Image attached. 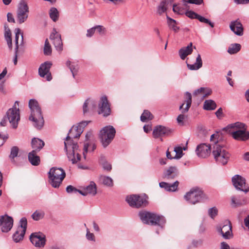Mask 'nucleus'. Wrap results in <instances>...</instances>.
I'll list each match as a JSON object with an SVG mask.
<instances>
[{
	"instance_id": "1",
	"label": "nucleus",
	"mask_w": 249,
	"mask_h": 249,
	"mask_svg": "<svg viewBox=\"0 0 249 249\" xmlns=\"http://www.w3.org/2000/svg\"><path fill=\"white\" fill-rule=\"evenodd\" d=\"M90 121H82L79 123L77 126H73L69 130V133L66 138L64 142L65 149L67 151V157L72 163L75 164L80 160L81 156L77 143H74L71 138H78L83 132L84 128Z\"/></svg>"
},
{
	"instance_id": "2",
	"label": "nucleus",
	"mask_w": 249,
	"mask_h": 249,
	"mask_svg": "<svg viewBox=\"0 0 249 249\" xmlns=\"http://www.w3.org/2000/svg\"><path fill=\"white\" fill-rule=\"evenodd\" d=\"M223 130L237 141H245L249 139V133L246 131L245 124L240 122L231 124L224 127Z\"/></svg>"
},
{
	"instance_id": "3",
	"label": "nucleus",
	"mask_w": 249,
	"mask_h": 249,
	"mask_svg": "<svg viewBox=\"0 0 249 249\" xmlns=\"http://www.w3.org/2000/svg\"><path fill=\"white\" fill-rule=\"evenodd\" d=\"M29 107L31 110L29 120L34 123L33 125L36 129H40L44 125V121L37 101L35 99H30Z\"/></svg>"
},
{
	"instance_id": "4",
	"label": "nucleus",
	"mask_w": 249,
	"mask_h": 249,
	"mask_svg": "<svg viewBox=\"0 0 249 249\" xmlns=\"http://www.w3.org/2000/svg\"><path fill=\"white\" fill-rule=\"evenodd\" d=\"M141 221L144 224L152 226H158L162 229L166 223L165 217L154 213L142 211L139 213Z\"/></svg>"
},
{
	"instance_id": "5",
	"label": "nucleus",
	"mask_w": 249,
	"mask_h": 249,
	"mask_svg": "<svg viewBox=\"0 0 249 249\" xmlns=\"http://www.w3.org/2000/svg\"><path fill=\"white\" fill-rule=\"evenodd\" d=\"M213 155L215 161L223 165H226L230 159V154L225 149L223 145L217 141L213 146Z\"/></svg>"
},
{
	"instance_id": "6",
	"label": "nucleus",
	"mask_w": 249,
	"mask_h": 249,
	"mask_svg": "<svg viewBox=\"0 0 249 249\" xmlns=\"http://www.w3.org/2000/svg\"><path fill=\"white\" fill-rule=\"evenodd\" d=\"M65 176L66 173L63 169L52 167L48 173L49 183L53 188H58Z\"/></svg>"
},
{
	"instance_id": "7",
	"label": "nucleus",
	"mask_w": 249,
	"mask_h": 249,
	"mask_svg": "<svg viewBox=\"0 0 249 249\" xmlns=\"http://www.w3.org/2000/svg\"><path fill=\"white\" fill-rule=\"evenodd\" d=\"M115 133V129L111 125L105 126L100 130L99 138L104 147H106L110 144Z\"/></svg>"
},
{
	"instance_id": "8",
	"label": "nucleus",
	"mask_w": 249,
	"mask_h": 249,
	"mask_svg": "<svg viewBox=\"0 0 249 249\" xmlns=\"http://www.w3.org/2000/svg\"><path fill=\"white\" fill-rule=\"evenodd\" d=\"M147 197L145 195H132L126 197V201L133 208H139L145 207L148 203Z\"/></svg>"
},
{
	"instance_id": "9",
	"label": "nucleus",
	"mask_w": 249,
	"mask_h": 249,
	"mask_svg": "<svg viewBox=\"0 0 249 249\" xmlns=\"http://www.w3.org/2000/svg\"><path fill=\"white\" fill-rule=\"evenodd\" d=\"M29 7L25 0H21L18 4L17 10V20L19 24L25 22L28 18Z\"/></svg>"
},
{
	"instance_id": "10",
	"label": "nucleus",
	"mask_w": 249,
	"mask_h": 249,
	"mask_svg": "<svg viewBox=\"0 0 249 249\" xmlns=\"http://www.w3.org/2000/svg\"><path fill=\"white\" fill-rule=\"evenodd\" d=\"M17 106H18V101H16L13 107L8 110L6 116L14 128H16L18 127V122L20 120L19 108L17 107Z\"/></svg>"
},
{
	"instance_id": "11",
	"label": "nucleus",
	"mask_w": 249,
	"mask_h": 249,
	"mask_svg": "<svg viewBox=\"0 0 249 249\" xmlns=\"http://www.w3.org/2000/svg\"><path fill=\"white\" fill-rule=\"evenodd\" d=\"M204 197L203 192L198 188L191 189L184 196L185 199L189 203L195 204L200 202Z\"/></svg>"
},
{
	"instance_id": "12",
	"label": "nucleus",
	"mask_w": 249,
	"mask_h": 249,
	"mask_svg": "<svg viewBox=\"0 0 249 249\" xmlns=\"http://www.w3.org/2000/svg\"><path fill=\"white\" fill-rule=\"evenodd\" d=\"M232 182L236 189L245 193L249 191V187L246 184V179L242 176L239 175H234L232 178Z\"/></svg>"
},
{
	"instance_id": "13",
	"label": "nucleus",
	"mask_w": 249,
	"mask_h": 249,
	"mask_svg": "<svg viewBox=\"0 0 249 249\" xmlns=\"http://www.w3.org/2000/svg\"><path fill=\"white\" fill-rule=\"evenodd\" d=\"M52 63L51 61H46L41 64L38 69V74L40 77L44 78L48 81L52 79L51 73L50 71Z\"/></svg>"
},
{
	"instance_id": "14",
	"label": "nucleus",
	"mask_w": 249,
	"mask_h": 249,
	"mask_svg": "<svg viewBox=\"0 0 249 249\" xmlns=\"http://www.w3.org/2000/svg\"><path fill=\"white\" fill-rule=\"evenodd\" d=\"M98 107V113L99 114H102L104 117L110 115L111 109L107 96H104L101 97Z\"/></svg>"
},
{
	"instance_id": "15",
	"label": "nucleus",
	"mask_w": 249,
	"mask_h": 249,
	"mask_svg": "<svg viewBox=\"0 0 249 249\" xmlns=\"http://www.w3.org/2000/svg\"><path fill=\"white\" fill-rule=\"evenodd\" d=\"M13 226V219L7 215L0 216V227L2 232H8Z\"/></svg>"
},
{
	"instance_id": "16",
	"label": "nucleus",
	"mask_w": 249,
	"mask_h": 249,
	"mask_svg": "<svg viewBox=\"0 0 249 249\" xmlns=\"http://www.w3.org/2000/svg\"><path fill=\"white\" fill-rule=\"evenodd\" d=\"M217 230L225 239H229L233 236L231 224L229 220L226 221L222 227H217Z\"/></svg>"
},
{
	"instance_id": "17",
	"label": "nucleus",
	"mask_w": 249,
	"mask_h": 249,
	"mask_svg": "<svg viewBox=\"0 0 249 249\" xmlns=\"http://www.w3.org/2000/svg\"><path fill=\"white\" fill-rule=\"evenodd\" d=\"M31 242L36 247H43L46 243L45 236L41 232H34L30 237Z\"/></svg>"
},
{
	"instance_id": "18",
	"label": "nucleus",
	"mask_w": 249,
	"mask_h": 249,
	"mask_svg": "<svg viewBox=\"0 0 249 249\" xmlns=\"http://www.w3.org/2000/svg\"><path fill=\"white\" fill-rule=\"evenodd\" d=\"M50 39L53 40V43L56 50L61 52L63 50L61 36L55 28L53 29V32L50 35Z\"/></svg>"
},
{
	"instance_id": "19",
	"label": "nucleus",
	"mask_w": 249,
	"mask_h": 249,
	"mask_svg": "<svg viewBox=\"0 0 249 249\" xmlns=\"http://www.w3.org/2000/svg\"><path fill=\"white\" fill-rule=\"evenodd\" d=\"M196 152L198 157L206 158L211 153V146L205 143L200 144L197 146Z\"/></svg>"
},
{
	"instance_id": "20",
	"label": "nucleus",
	"mask_w": 249,
	"mask_h": 249,
	"mask_svg": "<svg viewBox=\"0 0 249 249\" xmlns=\"http://www.w3.org/2000/svg\"><path fill=\"white\" fill-rule=\"evenodd\" d=\"M171 133V130L168 127L162 125L156 126L153 131V136L155 138H158L164 136H168Z\"/></svg>"
},
{
	"instance_id": "21",
	"label": "nucleus",
	"mask_w": 249,
	"mask_h": 249,
	"mask_svg": "<svg viewBox=\"0 0 249 249\" xmlns=\"http://www.w3.org/2000/svg\"><path fill=\"white\" fill-rule=\"evenodd\" d=\"M79 193L83 196H86L90 195L94 196L97 194V187L95 183L93 181H90L89 184L83 188L82 190L79 191Z\"/></svg>"
},
{
	"instance_id": "22",
	"label": "nucleus",
	"mask_w": 249,
	"mask_h": 249,
	"mask_svg": "<svg viewBox=\"0 0 249 249\" xmlns=\"http://www.w3.org/2000/svg\"><path fill=\"white\" fill-rule=\"evenodd\" d=\"M231 30L236 35L242 36L243 35V27L238 20L232 21L230 25Z\"/></svg>"
},
{
	"instance_id": "23",
	"label": "nucleus",
	"mask_w": 249,
	"mask_h": 249,
	"mask_svg": "<svg viewBox=\"0 0 249 249\" xmlns=\"http://www.w3.org/2000/svg\"><path fill=\"white\" fill-rule=\"evenodd\" d=\"M179 171L176 166H171L165 170L163 173L164 178L167 179H173L178 176Z\"/></svg>"
},
{
	"instance_id": "24",
	"label": "nucleus",
	"mask_w": 249,
	"mask_h": 249,
	"mask_svg": "<svg viewBox=\"0 0 249 249\" xmlns=\"http://www.w3.org/2000/svg\"><path fill=\"white\" fill-rule=\"evenodd\" d=\"M179 182L176 181L173 183H169L165 182H161L159 183L160 188H164L165 190L169 192H175L178 190Z\"/></svg>"
},
{
	"instance_id": "25",
	"label": "nucleus",
	"mask_w": 249,
	"mask_h": 249,
	"mask_svg": "<svg viewBox=\"0 0 249 249\" xmlns=\"http://www.w3.org/2000/svg\"><path fill=\"white\" fill-rule=\"evenodd\" d=\"M37 152L36 150H32L28 154V160L34 166L39 165L40 162V157L37 155Z\"/></svg>"
},
{
	"instance_id": "26",
	"label": "nucleus",
	"mask_w": 249,
	"mask_h": 249,
	"mask_svg": "<svg viewBox=\"0 0 249 249\" xmlns=\"http://www.w3.org/2000/svg\"><path fill=\"white\" fill-rule=\"evenodd\" d=\"M193 44L192 42L185 47L181 48L178 52L179 55L181 59L184 60L186 56L192 53L193 52Z\"/></svg>"
},
{
	"instance_id": "27",
	"label": "nucleus",
	"mask_w": 249,
	"mask_h": 249,
	"mask_svg": "<svg viewBox=\"0 0 249 249\" xmlns=\"http://www.w3.org/2000/svg\"><path fill=\"white\" fill-rule=\"evenodd\" d=\"M32 147L33 150L39 152L44 146V142L38 138H34L32 140Z\"/></svg>"
},
{
	"instance_id": "28",
	"label": "nucleus",
	"mask_w": 249,
	"mask_h": 249,
	"mask_svg": "<svg viewBox=\"0 0 249 249\" xmlns=\"http://www.w3.org/2000/svg\"><path fill=\"white\" fill-rule=\"evenodd\" d=\"M173 0H163L161 1L158 7V12L160 15H161L166 11L170 5L172 4Z\"/></svg>"
},
{
	"instance_id": "29",
	"label": "nucleus",
	"mask_w": 249,
	"mask_h": 249,
	"mask_svg": "<svg viewBox=\"0 0 249 249\" xmlns=\"http://www.w3.org/2000/svg\"><path fill=\"white\" fill-rule=\"evenodd\" d=\"M185 97H186L185 102L186 103L185 108H183V107L184 105V103L182 104L179 107L180 109H182V113H185V112H187L191 105V104H192V95L190 92L187 91L185 93Z\"/></svg>"
},
{
	"instance_id": "30",
	"label": "nucleus",
	"mask_w": 249,
	"mask_h": 249,
	"mask_svg": "<svg viewBox=\"0 0 249 249\" xmlns=\"http://www.w3.org/2000/svg\"><path fill=\"white\" fill-rule=\"evenodd\" d=\"M91 107L92 109H94L96 107L95 102L89 99H87L85 101L83 106V112L84 114L89 112V109H90Z\"/></svg>"
},
{
	"instance_id": "31",
	"label": "nucleus",
	"mask_w": 249,
	"mask_h": 249,
	"mask_svg": "<svg viewBox=\"0 0 249 249\" xmlns=\"http://www.w3.org/2000/svg\"><path fill=\"white\" fill-rule=\"evenodd\" d=\"M202 66V61L200 54H198L196 62L193 64H187V67L191 70H197Z\"/></svg>"
},
{
	"instance_id": "32",
	"label": "nucleus",
	"mask_w": 249,
	"mask_h": 249,
	"mask_svg": "<svg viewBox=\"0 0 249 249\" xmlns=\"http://www.w3.org/2000/svg\"><path fill=\"white\" fill-rule=\"evenodd\" d=\"M21 36V42L20 43V45H23V34L21 33V30L19 28H17L15 29V44L16 47L15 49L16 50H19V44H18V38L19 36Z\"/></svg>"
},
{
	"instance_id": "33",
	"label": "nucleus",
	"mask_w": 249,
	"mask_h": 249,
	"mask_svg": "<svg viewBox=\"0 0 249 249\" xmlns=\"http://www.w3.org/2000/svg\"><path fill=\"white\" fill-rule=\"evenodd\" d=\"M216 107L215 102L212 100H206L203 104V108L206 110H213Z\"/></svg>"
},
{
	"instance_id": "34",
	"label": "nucleus",
	"mask_w": 249,
	"mask_h": 249,
	"mask_svg": "<svg viewBox=\"0 0 249 249\" xmlns=\"http://www.w3.org/2000/svg\"><path fill=\"white\" fill-rule=\"evenodd\" d=\"M241 48V46L240 44L233 43L229 46L227 52L230 54H235L240 51Z\"/></svg>"
},
{
	"instance_id": "35",
	"label": "nucleus",
	"mask_w": 249,
	"mask_h": 249,
	"mask_svg": "<svg viewBox=\"0 0 249 249\" xmlns=\"http://www.w3.org/2000/svg\"><path fill=\"white\" fill-rule=\"evenodd\" d=\"M96 146L94 143L85 142L83 148V156L84 159H86V154L88 150L89 151H93L96 149Z\"/></svg>"
},
{
	"instance_id": "36",
	"label": "nucleus",
	"mask_w": 249,
	"mask_h": 249,
	"mask_svg": "<svg viewBox=\"0 0 249 249\" xmlns=\"http://www.w3.org/2000/svg\"><path fill=\"white\" fill-rule=\"evenodd\" d=\"M25 234L24 231H21L20 229H18L13 235V240L16 243L20 242L23 239Z\"/></svg>"
},
{
	"instance_id": "37",
	"label": "nucleus",
	"mask_w": 249,
	"mask_h": 249,
	"mask_svg": "<svg viewBox=\"0 0 249 249\" xmlns=\"http://www.w3.org/2000/svg\"><path fill=\"white\" fill-rule=\"evenodd\" d=\"M166 18L167 19V23L169 27L175 32H177L179 30V27L177 26V21L168 16H167Z\"/></svg>"
},
{
	"instance_id": "38",
	"label": "nucleus",
	"mask_w": 249,
	"mask_h": 249,
	"mask_svg": "<svg viewBox=\"0 0 249 249\" xmlns=\"http://www.w3.org/2000/svg\"><path fill=\"white\" fill-rule=\"evenodd\" d=\"M49 16L53 21H57L59 18V12L57 9L55 7L51 8L49 11Z\"/></svg>"
},
{
	"instance_id": "39",
	"label": "nucleus",
	"mask_w": 249,
	"mask_h": 249,
	"mask_svg": "<svg viewBox=\"0 0 249 249\" xmlns=\"http://www.w3.org/2000/svg\"><path fill=\"white\" fill-rule=\"evenodd\" d=\"M100 163L105 170L110 171L112 169L111 165L106 160L104 156H101Z\"/></svg>"
},
{
	"instance_id": "40",
	"label": "nucleus",
	"mask_w": 249,
	"mask_h": 249,
	"mask_svg": "<svg viewBox=\"0 0 249 249\" xmlns=\"http://www.w3.org/2000/svg\"><path fill=\"white\" fill-rule=\"evenodd\" d=\"M153 118V116L150 112L147 110H144L141 116V120L142 122H145L149 120H151Z\"/></svg>"
},
{
	"instance_id": "41",
	"label": "nucleus",
	"mask_w": 249,
	"mask_h": 249,
	"mask_svg": "<svg viewBox=\"0 0 249 249\" xmlns=\"http://www.w3.org/2000/svg\"><path fill=\"white\" fill-rule=\"evenodd\" d=\"M100 179L102 181L103 184L109 187H112L113 185V182L112 179L108 176H101Z\"/></svg>"
},
{
	"instance_id": "42",
	"label": "nucleus",
	"mask_w": 249,
	"mask_h": 249,
	"mask_svg": "<svg viewBox=\"0 0 249 249\" xmlns=\"http://www.w3.org/2000/svg\"><path fill=\"white\" fill-rule=\"evenodd\" d=\"M18 152L19 149L17 146H13L11 148L9 158L12 161H14V159L18 156Z\"/></svg>"
},
{
	"instance_id": "43",
	"label": "nucleus",
	"mask_w": 249,
	"mask_h": 249,
	"mask_svg": "<svg viewBox=\"0 0 249 249\" xmlns=\"http://www.w3.org/2000/svg\"><path fill=\"white\" fill-rule=\"evenodd\" d=\"M27 226V221L25 217H22L20 219L19 221V226L18 229H20L21 231H24L25 233Z\"/></svg>"
},
{
	"instance_id": "44",
	"label": "nucleus",
	"mask_w": 249,
	"mask_h": 249,
	"mask_svg": "<svg viewBox=\"0 0 249 249\" xmlns=\"http://www.w3.org/2000/svg\"><path fill=\"white\" fill-rule=\"evenodd\" d=\"M52 48L49 42L48 39H46L45 41L44 47V53L46 55H50L52 54Z\"/></svg>"
},
{
	"instance_id": "45",
	"label": "nucleus",
	"mask_w": 249,
	"mask_h": 249,
	"mask_svg": "<svg viewBox=\"0 0 249 249\" xmlns=\"http://www.w3.org/2000/svg\"><path fill=\"white\" fill-rule=\"evenodd\" d=\"M79 68V67L78 64L76 62L71 63V66L70 68V70L74 78H75V76L77 75L78 73Z\"/></svg>"
},
{
	"instance_id": "46",
	"label": "nucleus",
	"mask_w": 249,
	"mask_h": 249,
	"mask_svg": "<svg viewBox=\"0 0 249 249\" xmlns=\"http://www.w3.org/2000/svg\"><path fill=\"white\" fill-rule=\"evenodd\" d=\"M174 151L176 152V155L174 159H179L183 155L182 148L181 146H176L174 148Z\"/></svg>"
},
{
	"instance_id": "47",
	"label": "nucleus",
	"mask_w": 249,
	"mask_h": 249,
	"mask_svg": "<svg viewBox=\"0 0 249 249\" xmlns=\"http://www.w3.org/2000/svg\"><path fill=\"white\" fill-rule=\"evenodd\" d=\"M246 203V201L244 199L242 201L238 199H236L235 196H232L231 197V205L234 207L241 206Z\"/></svg>"
},
{
	"instance_id": "48",
	"label": "nucleus",
	"mask_w": 249,
	"mask_h": 249,
	"mask_svg": "<svg viewBox=\"0 0 249 249\" xmlns=\"http://www.w3.org/2000/svg\"><path fill=\"white\" fill-rule=\"evenodd\" d=\"M44 213L42 211H36L32 215L33 219L35 220L38 221L43 218Z\"/></svg>"
},
{
	"instance_id": "49",
	"label": "nucleus",
	"mask_w": 249,
	"mask_h": 249,
	"mask_svg": "<svg viewBox=\"0 0 249 249\" xmlns=\"http://www.w3.org/2000/svg\"><path fill=\"white\" fill-rule=\"evenodd\" d=\"M95 32L100 36H105L107 33L106 28L102 25H96L94 26Z\"/></svg>"
},
{
	"instance_id": "50",
	"label": "nucleus",
	"mask_w": 249,
	"mask_h": 249,
	"mask_svg": "<svg viewBox=\"0 0 249 249\" xmlns=\"http://www.w3.org/2000/svg\"><path fill=\"white\" fill-rule=\"evenodd\" d=\"M185 15L188 17L192 19H198V17L200 16L198 14H196L192 11H187L185 13Z\"/></svg>"
},
{
	"instance_id": "51",
	"label": "nucleus",
	"mask_w": 249,
	"mask_h": 249,
	"mask_svg": "<svg viewBox=\"0 0 249 249\" xmlns=\"http://www.w3.org/2000/svg\"><path fill=\"white\" fill-rule=\"evenodd\" d=\"M198 20L201 22H203L209 24L212 28L214 27L213 23L209 19L206 18L201 16H200L198 17Z\"/></svg>"
},
{
	"instance_id": "52",
	"label": "nucleus",
	"mask_w": 249,
	"mask_h": 249,
	"mask_svg": "<svg viewBox=\"0 0 249 249\" xmlns=\"http://www.w3.org/2000/svg\"><path fill=\"white\" fill-rule=\"evenodd\" d=\"M217 209L215 207L211 208L208 210L209 215L213 219L217 214Z\"/></svg>"
},
{
	"instance_id": "53",
	"label": "nucleus",
	"mask_w": 249,
	"mask_h": 249,
	"mask_svg": "<svg viewBox=\"0 0 249 249\" xmlns=\"http://www.w3.org/2000/svg\"><path fill=\"white\" fill-rule=\"evenodd\" d=\"M79 191H81V190L77 189L72 185H69L66 187V192L69 194L77 193H79Z\"/></svg>"
},
{
	"instance_id": "54",
	"label": "nucleus",
	"mask_w": 249,
	"mask_h": 249,
	"mask_svg": "<svg viewBox=\"0 0 249 249\" xmlns=\"http://www.w3.org/2000/svg\"><path fill=\"white\" fill-rule=\"evenodd\" d=\"M87 233L86 235V238L89 241H95V236L93 233L90 232L88 228L86 229Z\"/></svg>"
},
{
	"instance_id": "55",
	"label": "nucleus",
	"mask_w": 249,
	"mask_h": 249,
	"mask_svg": "<svg viewBox=\"0 0 249 249\" xmlns=\"http://www.w3.org/2000/svg\"><path fill=\"white\" fill-rule=\"evenodd\" d=\"M95 32V30L94 26L88 29L87 30V33L86 34L87 37H91V36H93V35H94Z\"/></svg>"
},
{
	"instance_id": "56",
	"label": "nucleus",
	"mask_w": 249,
	"mask_h": 249,
	"mask_svg": "<svg viewBox=\"0 0 249 249\" xmlns=\"http://www.w3.org/2000/svg\"><path fill=\"white\" fill-rule=\"evenodd\" d=\"M8 138V135H2L0 133V147L2 145L5 140Z\"/></svg>"
},
{
	"instance_id": "57",
	"label": "nucleus",
	"mask_w": 249,
	"mask_h": 249,
	"mask_svg": "<svg viewBox=\"0 0 249 249\" xmlns=\"http://www.w3.org/2000/svg\"><path fill=\"white\" fill-rule=\"evenodd\" d=\"M5 28V32H4V37L8 38L11 37V32L10 29L8 27H6V26H4Z\"/></svg>"
},
{
	"instance_id": "58",
	"label": "nucleus",
	"mask_w": 249,
	"mask_h": 249,
	"mask_svg": "<svg viewBox=\"0 0 249 249\" xmlns=\"http://www.w3.org/2000/svg\"><path fill=\"white\" fill-rule=\"evenodd\" d=\"M7 21L9 22L15 23V20L13 17V14L11 13H8L7 14Z\"/></svg>"
},
{
	"instance_id": "59",
	"label": "nucleus",
	"mask_w": 249,
	"mask_h": 249,
	"mask_svg": "<svg viewBox=\"0 0 249 249\" xmlns=\"http://www.w3.org/2000/svg\"><path fill=\"white\" fill-rule=\"evenodd\" d=\"M205 90V88L203 87H201L199 89H198L196 90H195L193 93V94L194 95H197V94L204 92V91Z\"/></svg>"
},
{
	"instance_id": "60",
	"label": "nucleus",
	"mask_w": 249,
	"mask_h": 249,
	"mask_svg": "<svg viewBox=\"0 0 249 249\" xmlns=\"http://www.w3.org/2000/svg\"><path fill=\"white\" fill-rule=\"evenodd\" d=\"M234 1L237 4H245L249 3V0H234Z\"/></svg>"
},
{
	"instance_id": "61",
	"label": "nucleus",
	"mask_w": 249,
	"mask_h": 249,
	"mask_svg": "<svg viewBox=\"0 0 249 249\" xmlns=\"http://www.w3.org/2000/svg\"><path fill=\"white\" fill-rule=\"evenodd\" d=\"M220 249H230V247L227 243L222 242L221 243Z\"/></svg>"
},
{
	"instance_id": "62",
	"label": "nucleus",
	"mask_w": 249,
	"mask_h": 249,
	"mask_svg": "<svg viewBox=\"0 0 249 249\" xmlns=\"http://www.w3.org/2000/svg\"><path fill=\"white\" fill-rule=\"evenodd\" d=\"M222 109L220 107L215 112V115L218 118H221L222 116Z\"/></svg>"
},
{
	"instance_id": "63",
	"label": "nucleus",
	"mask_w": 249,
	"mask_h": 249,
	"mask_svg": "<svg viewBox=\"0 0 249 249\" xmlns=\"http://www.w3.org/2000/svg\"><path fill=\"white\" fill-rule=\"evenodd\" d=\"M212 90L210 89L205 88V90L204 91V92H203L204 95H203V97H206L208 96V95H210L212 93Z\"/></svg>"
},
{
	"instance_id": "64",
	"label": "nucleus",
	"mask_w": 249,
	"mask_h": 249,
	"mask_svg": "<svg viewBox=\"0 0 249 249\" xmlns=\"http://www.w3.org/2000/svg\"><path fill=\"white\" fill-rule=\"evenodd\" d=\"M245 225L249 229V214L244 219Z\"/></svg>"
}]
</instances>
